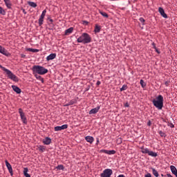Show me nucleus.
I'll list each match as a JSON object with an SVG mask.
<instances>
[{
    "label": "nucleus",
    "mask_w": 177,
    "mask_h": 177,
    "mask_svg": "<svg viewBox=\"0 0 177 177\" xmlns=\"http://www.w3.org/2000/svg\"><path fill=\"white\" fill-rule=\"evenodd\" d=\"M155 50H156V53H158V54H160V50H158V48H155Z\"/></svg>",
    "instance_id": "obj_44"
},
{
    "label": "nucleus",
    "mask_w": 177,
    "mask_h": 177,
    "mask_svg": "<svg viewBox=\"0 0 177 177\" xmlns=\"http://www.w3.org/2000/svg\"><path fill=\"white\" fill-rule=\"evenodd\" d=\"M148 156H150L151 157H157L158 154L153 151H149V152H148Z\"/></svg>",
    "instance_id": "obj_23"
},
{
    "label": "nucleus",
    "mask_w": 177,
    "mask_h": 177,
    "mask_svg": "<svg viewBox=\"0 0 177 177\" xmlns=\"http://www.w3.org/2000/svg\"><path fill=\"white\" fill-rule=\"evenodd\" d=\"M29 6H31L32 8H37V3L32 1H28V2Z\"/></svg>",
    "instance_id": "obj_26"
},
{
    "label": "nucleus",
    "mask_w": 177,
    "mask_h": 177,
    "mask_svg": "<svg viewBox=\"0 0 177 177\" xmlns=\"http://www.w3.org/2000/svg\"><path fill=\"white\" fill-rule=\"evenodd\" d=\"M75 104V100H72L69 102V104H71V106H73V104Z\"/></svg>",
    "instance_id": "obj_35"
},
{
    "label": "nucleus",
    "mask_w": 177,
    "mask_h": 177,
    "mask_svg": "<svg viewBox=\"0 0 177 177\" xmlns=\"http://www.w3.org/2000/svg\"><path fill=\"white\" fill-rule=\"evenodd\" d=\"M19 113L22 122H24V124H27V118L26 117V114L24 113L21 108L19 109Z\"/></svg>",
    "instance_id": "obj_6"
},
{
    "label": "nucleus",
    "mask_w": 177,
    "mask_h": 177,
    "mask_svg": "<svg viewBox=\"0 0 177 177\" xmlns=\"http://www.w3.org/2000/svg\"><path fill=\"white\" fill-rule=\"evenodd\" d=\"M54 59H56V53H51L46 57L47 62H50V60H53Z\"/></svg>",
    "instance_id": "obj_15"
},
{
    "label": "nucleus",
    "mask_w": 177,
    "mask_h": 177,
    "mask_svg": "<svg viewBox=\"0 0 177 177\" xmlns=\"http://www.w3.org/2000/svg\"><path fill=\"white\" fill-rule=\"evenodd\" d=\"M159 135H160V136H162V137H164V136H165V133L163 132L162 131H160Z\"/></svg>",
    "instance_id": "obj_34"
},
{
    "label": "nucleus",
    "mask_w": 177,
    "mask_h": 177,
    "mask_svg": "<svg viewBox=\"0 0 177 177\" xmlns=\"http://www.w3.org/2000/svg\"><path fill=\"white\" fill-rule=\"evenodd\" d=\"M85 140L92 145L93 143V141L95 140V138L91 136H87L85 137Z\"/></svg>",
    "instance_id": "obj_12"
},
{
    "label": "nucleus",
    "mask_w": 177,
    "mask_h": 177,
    "mask_svg": "<svg viewBox=\"0 0 177 177\" xmlns=\"http://www.w3.org/2000/svg\"><path fill=\"white\" fill-rule=\"evenodd\" d=\"M100 15H102V16H103V17H109V15H107V13L103 12V11H100Z\"/></svg>",
    "instance_id": "obj_29"
},
{
    "label": "nucleus",
    "mask_w": 177,
    "mask_h": 177,
    "mask_svg": "<svg viewBox=\"0 0 177 177\" xmlns=\"http://www.w3.org/2000/svg\"><path fill=\"white\" fill-rule=\"evenodd\" d=\"M102 152L104 153L105 154H109V155L115 154V150L109 151V150L104 149V150H102Z\"/></svg>",
    "instance_id": "obj_17"
},
{
    "label": "nucleus",
    "mask_w": 177,
    "mask_h": 177,
    "mask_svg": "<svg viewBox=\"0 0 177 177\" xmlns=\"http://www.w3.org/2000/svg\"><path fill=\"white\" fill-rule=\"evenodd\" d=\"M168 126L169 127H170V128H174V124H172V123H169V124H168Z\"/></svg>",
    "instance_id": "obj_38"
},
{
    "label": "nucleus",
    "mask_w": 177,
    "mask_h": 177,
    "mask_svg": "<svg viewBox=\"0 0 177 177\" xmlns=\"http://www.w3.org/2000/svg\"><path fill=\"white\" fill-rule=\"evenodd\" d=\"M6 12H5V10L2 7H0V15H5Z\"/></svg>",
    "instance_id": "obj_32"
},
{
    "label": "nucleus",
    "mask_w": 177,
    "mask_h": 177,
    "mask_svg": "<svg viewBox=\"0 0 177 177\" xmlns=\"http://www.w3.org/2000/svg\"><path fill=\"white\" fill-rule=\"evenodd\" d=\"M99 143H100L99 138H97L96 145H99Z\"/></svg>",
    "instance_id": "obj_46"
},
{
    "label": "nucleus",
    "mask_w": 177,
    "mask_h": 177,
    "mask_svg": "<svg viewBox=\"0 0 177 177\" xmlns=\"http://www.w3.org/2000/svg\"><path fill=\"white\" fill-rule=\"evenodd\" d=\"M46 15V10H43L39 19V26H41L44 24V19H45V16Z\"/></svg>",
    "instance_id": "obj_7"
},
{
    "label": "nucleus",
    "mask_w": 177,
    "mask_h": 177,
    "mask_svg": "<svg viewBox=\"0 0 177 177\" xmlns=\"http://www.w3.org/2000/svg\"><path fill=\"white\" fill-rule=\"evenodd\" d=\"M24 176H26V177H31V176L28 174V168H24Z\"/></svg>",
    "instance_id": "obj_24"
},
{
    "label": "nucleus",
    "mask_w": 177,
    "mask_h": 177,
    "mask_svg": "<svg viewBox=\"0 0 177 177\" xmlns=\"http://www.w3.org/2000/svg\"><path fill=\"white\" fill-rule=\"evenodd\" d=\"M49 21H50V23H53V19H50Z\"/></svg>",
    "instance_id": "obj_51"
},
{
    "label": "nucleus",
    "mask_w": 177,
    "mask_h": 177,
    "mask_svg": "<svg viewBox=\"0 0 177 177\" xmlns=\"http://www.w3.org/2000/svg\"><path fill=\"white\" fill-rule=\"evenodd\" d=\"M167 177H174V176H172V175H171V174H167Z\"/></svg>",
    "instance_id": "obj_50"
},
{
    "label": "nucleus",
    "mask_w": 177,
    "mask_h": 177,
    "mask_svg": "<svg viewBox=\"0 0 177 177\" xmlns=\"http://www.w3.org/2000/svg\"><path fill=\"white\" fill-rule=\"evenodd\" d=\"M99 110H100V106H98L94 109H92L90 111H89V114H96V113H97L99 111Z\"/></svg>",
    "instance_id": "obj_14"
},
{
    "label": "nucleus",
    "mask_w": 177,
    "mask_h": 177,
    "mask_svg": "<svg viewBox=\"0 0 177 177\" xmlns=\"http://www.w3.org/2000/svg\"><path fill=\"white\" fill-rule=\"evenodd\" d=\"M84 23H85L86 24H88V21H84Z\"/></svg>",
    "instance_id": "obj_52"
},
{
    "label": "nucleus",
    "mask_w": 177,
    "mask_h": 177,
    "mask_svg": "<svg viewBox=\"0 0 177 177\" xmlns=\"http://www.w3.org/2000/svg\"><path fill=\"white\" fill-rule=\"evenodd\" d=\"M23 13H24V15H26L27 14V12H26V10H23Z\"/></svg>",
    "instance_id": "obj_48"
},
{
    "label": "nucleus",
    "mask_w": 177,
    "mask_h": 177,
    "mask_svg": "<svg viewBox=\"0 0 177 177\" xmlns=\"http://www.w3.org/2000/svg\"><path fill=\"white\" fill-rule=\"evenodd\" d=\"M127 89H128V86H127L126 84H124L122 88H120V92H122L124 91H127Z\"/></svg>",
    "instance_id": "obj_28"
},
{
    "label": "nucleus",
    "mask_w": 177,
    "mask_h": 177,
    "mask_svg": "<svg viewBox=\"0 0 177 177\" xmlns=\"http://www.w3.org/2000/svg\"><path fill=\"white\" fill-rule=\"evenodd\" d=\"M5 162L10 175H13V168H12V165H10V163H9V162H8V160H5Z\"/></svg>",
    "instance_id": "obj_10"
},
{
    "label": "nucleus",
    "mask_w": 177,
    "mask_h": 177,
    "mask_svg": "<svg viewBox=\"0 0 177 177\" xmlns=\"http://www.w3.org/2000/svg\"><path fill=\"white\" fill-rule=\"evenodd\" d=\"M68 128V124H64L62 126H57L54 128V129L56 132H57L59 131H63V129H67Z\"/></svg>",
    "instance_id": "obj_8"
},
{
    "label": "nucleus",
    "mask_w": 177,
    "mask_h": 177,
    "mask_svg": "<svg viewBox=\"0 0 177 177\" xmlns=\"http://www.w3.org/2000/svg\"><path fill=\"white\" fill-rule=\"evenodd\" d=\"M44 145H49L50 143H52V139H50L49 137H46L43 140Z\"/></svg>",
    "instance_id": "obj_13"
},
{
    "label": "nucleus",
    "mask_w": 177,
    "mask_h": 177,
    "mask_svg": "<svg viewBox=\"0 0 177 177\" xmlns=\"http://www.w3.org/2000/svg\"><path fill=\"white\" fill-rule=\"evenodd\" d=\"M0 68H1L3 71H5L6 75L10 80H12V81H14V82H19V77H17L16 75L13 74V73H12V71H10L9 69L2 66V65H0Z\"/></svg>",
    "instance_id": "obj_3"
},
{
    "label": "nucleus",
    "mask_w": 177,
    "mask_h": 177,
    "mask_svg": "<svg viewBox=\"0 0 177 177\" xmlns=\"http://www.w3.org/2000/svg\"><path fill=\"white\" fill-rule=\"evenodd\" d=\"M152 103L158 110H162L164 107V97L161 95H158L152 100Z\"/></svg>",
    "instance_id": "obj_1"
},
{
    "label": "nucleus",
    "mask_w": 177,
    "mask_h": 177,
    "mask_svg": "<svg viewBox=\"0 0 177 177\" xmlns=\"http://www.w3.org/2000/svg\"><path fill=\"white\" fill-rule=\"evenodd\" d=\"M152 46H153V49H157V47L156 46V44L153 43Z\"/></svg>",
    "instance_id": "obj_40"
},
{
    "label": "nucleus",
    "mask_w": 177,
    "mask_h": 177,
    "mask_svg": "<svg viewBox=\"0 0 177 177\" xmlns=\"http://www.w3.org/2000/svg\"><path fill=\"white\" fill-rule=\"evenodd\" d=\"M0 53H1V55H4V56H10V53H9L5 48L2 47V46H0Z\"/></svg>",
    "instance_id": "obj_9"
},
{
    "label": "nucleus",
    "mask_w": 177,
    "mask_h": 177,
    "mask_svg": "<svg viewBox=\"0 0 177 177\" xmlns=\"http://www.w3.org/2000/svg\"><path fill=\"white\" fill-rule=\"evenodd\" d=\"M35 77L37 78V80H39V81H41V82L44 83V78L41 77V75H38V73H35Z\"/></svg>",
    "instance_id": "obj_22"
},
{
    "label": "nucleus",
    "mask_w": 177,
    "mask_h": 177,
    "mask_svg": "<svg viewBox=\"0 0 177 177\" xmlns=\"http://www.w3.org/2000/svg\"><path fill=\"white\" fill-rule=\"evenodd\" d=\"M139 20L141 23H142V24H145V19L143 17H140Z\"/></svg>",
    "instance_id": "obj_36"
},
{
    "label": "nucleus",
    "mask_w": 177,
    "mask_h": 177,
    "mask_svg": "<svg viewBox=\"0 0 177 177\" xmlns=\"http://www.w3.org/2000/svg\"><path fill=\"white\" fill-rule=\"evenodd\" d=\"M147 125H148L149 127H150V125H151V122L149 121L148 123H147Z\"/></svg>",
    "instance_id": "obj_45"
},
{
    "label": "nucleus",
    "mask_w": 177,
    "mask_h": 177,
    "mask_svg": "<svg viewBox=\"0 0 177 177\" xmlns=\"http://www.w3.org/2000/svg\"><path fill=\"white\" fill-rule=\"evenodd\" d=\"M158 12L164 17V19H168V15H166L165 11H164V8L160 7L158 8Z\"/></svg>",
    "instance_id": "obj_11"
},
{
    "label": "nucleus",
    "mask_w": 177,
    "mask_h": 177,
    "mask_svg": "<svg viewBox=\"0 0 177 177\" xmlns=\"http://www.w3.org/2000/svg\"><path fill=\"white\" fill-rule=\"evenodd\" d=\"M3 1L7 8L8 9H10L12 8V3L10 2V0H3Z\"/></svg>",
    "instance_id": "obj_21"
},
{
    "label": "nucleus",
    "mask_w": 177,
    "mask_h": 177,
    "mask_svg": "<svg viewBox=\"0 0 177 177\" xmlns=\"http://www.w3.org/2000/svg\"><path fill=\"white\" fill-rule=\"evenodd\" d=\"M38 51H39L38 49H34V48H33L32 52L35 53V52H38Z\"/></svg>",
    "instance_id": "obj_41"
},
{
    "label": "nucleus",
    "mask_w": 177,
    "mask_h": 177,
    "mask_svg": "<svg viewBox=\"0 0 177 177\" xmlns=\"http://www.w3.org/2000/svg\"><path fill=\"white\" fill-rule=\"evenodd\" d=\"M149 151L150 150L148 148H145L144 147H141V153H142V154H149Z\"/></svg>",
    "instance_id": "obj_20"
},
{
    "label": "nucleus",
    "mask_w": 177,
    "mask_h": 177,
    "mask_svg": "<svg viewBox=\"0 0 177 177\" xmlns=\"http://www.w3.org/2000/svg\"><path fill=\"white\" fill-rule=\"evenodd\" d=\"M12 88L13 91L15 92H16V93H18V94L21 93V89H20V88H19L17 86L12 85Z\"/></svg>",
    "instance_id": "obj_16"
},
{
    "label": "nucleus",
    "mask_w": 177,
    "mask_h": 177,
    "mask_svg": "<svg viewBox=\"0 0 177 177\" xmlns=\"http://www.w3.org/2000/svg\"><path fill=\"white\" fill-rule=\"evenodd\" d=\"M73 31H74V28L71 27L65 30V35H70V34L73 33Z\"/></svg>",
    "instance_id": "obj_18"
},
{
    "label": "nucleus",
    "mask_w": 177,
    "mask_h": 177,
    "mask_svg": "<svg viewBox=\"0 0 177 177\" xmlns=\"http://www.w3.org/2000/svg\"><path fill=\"white\" fill-rule=\"evenodd\" d=\"M124 106H125V107H129V104H128V102H127V103L124 104Z\"/></svg>",
    "instance_id": "obj_42"
},
{
    "label": "nucleus",
    "mask_w": 177,
    "mask_h": 177,
    "mask_svg": "<svg viewBox=\"0 0 177 177\" xmlns=\"http://www.w3.org/2000/svg\"><path fill=\"white\" fill-rule=\"evenodd\" d=\"M66 106H71V104H70V102L66 104Z\"/></svg>",
    "instance_id": "obj_53"
},
{
    "label": "nucleus",
    "mask_w": 177,
    "mask_h": 177,
    "mask_svg": "<svg viewBox=\"0 0 177 177\" xmlns=\"http://www.w3.org/2000/svg\"><path fill=\"white\" fill-rule=\"evenodd\" d=\"M39 151H41V153H44V151H45V147L41 145L39 146Z\"/></svg>",
    "instance_id": "obj_31"
},
{
    "label": "nucleus",
    "mask_w": 177,
    "mask_h": 177,
    "mask_svg": "<svg viewBox=\"0 0 177 177\" xmlns=\"http://www.w3.org/2000/svg\"><path fill=\"white\" fill-rule=\"evenodd\" d=\"M161 176H164V174H161Z\"/></svg>",
    "instance_id": "obj_54"
},
{
    "label": "nucleus",
    "mask_w": 177,
    "mask_h": 177,
    "mask_svg": "<svg viewBox=\"0 0 177 177\" xmlns=\"http://www.w3.org/2000/svg\"><path fill=\"white\" fill-rule=\"evenodd\" d=\"M151 170H152L153 175H154L156 177L160 176V175L158 174V171H157V170H156V169L151 168Z\"/></svg>",
    "instance_id": "obj_25"
},
{
    "label": "nucleus",
    "mask_w": 177,
    "mask_h": 177,
    "mask_svg": "<svg viewBox=\"0 0 177 177\" xmlns=\"http://www.w3.org/2000/svg\"><path fill=\"white\" fill-rule=\"evenodd\" d=\"M100 84H101L100 81L97 82V85H100Z\"/></svg>",
    "instance_id": "obj_49"
},
{
    "label": "nucleus",
    "mask_w": 177,
    "mask_h": 177,
    "mask_svg": "<svg viewBox=\"0 0 177 177\" xmlns=\"http://www.w3.org/2000/svg\"><path fill=\"white\" fill-rule=\"evenodd\" d=\"M165 85L166 86H169V81H166V82H165Z\"/></svg>",
    "instance_id": "obj_37"
},
{
    "label": "nucleus",
    "mask_w": 177,
    "mask_h": 177,
    "mask_svg": "<svg viewBox=\"0 0 177 177\" xmlns=\"http://www.w3.org/2000/svg\"><path fill=\"white\" fill-rule=\"evenodd\" d=\"M32 70L33 74H39V75H45L48 73V69L38 65L33 66Z\"/></svg>",
    "instance_id": "obj_4"
},
{
    "label": "nucleus",
    "mask_w": 177,
    "mask_h": 177,
    "mask_svg": "<svg viewBox=\"0 0 177 177\" xmlns=\"http://www.w3.org/2000/svg\"><path fill=\"white\" fill-rule=\"evenodd\" d=\"M77 41L79 44H90L92 41V38L89 34L84 32L77 38Z\"/></svg>",
    "instance_id": "obj_2"
},
{
    "label": "nucleus",
    "mask_w": 177,
    "mask_h": 177,
    "mask_svg": "<svg viewBox=\"0 0 177 177\" xmlns=\"http://www.w3.org/2000/svg\"><path fill=\"white\" fill-rule=\"evenodd\" d=\"M145 177H151V174L150 173L147 174Z\"/></svg>",
    "instance_id": "obj_39"
},
{
    "label": "nucleus",
    "mask_w": 177,
    "mask_h": 177,
    "mask_svg": "<svg viewBox=\"0 0 177 177\" xmlns=\"http://www.w3.org/2000/svg\"><path fill=\"white\" fill-rule=\"evenodd\" d=\"M140 84L142 88H145V86H146V83H145V81L143 80H141L140 81Z\"/></svg>",
    "instance_id": "obj_30"
},
{
    "label": "nucleus",
    "mask_w": 177,
    "mask_h": 177,
    "mask_svg": "<svg viewBox=\"0 0 177 177\" xmlns=\"http://www.w3.org/2000/svg\"><path fill=\"white\" fill-rule=\"evenodd\" d=\"M21 57H22L23 59H24V57H26V55L21 54Z\"/></svg>",
    "instance_id": "obj_43"
},
{
    "label": "nucleus",
    "mask_w": 177,
    "mask_h": 177,
    "mask_svg": "<svg viewBox=\"0 0 177 177\" xmlns=\"http://www.w3.org/2000/svg\"><path fill=\"white\" fill-rule=\"evenodd\" d=\"M56 169L63 171V169H64V166H63L62 165H59L57 166Z\"/></svg>",
    "instance_id": "obj_33"
},
{
    "label": "nucleus",
    "mask_w": 177,
    "mask_h": 177,
    "mask_svg": "<svg viewBox=\"0 0 177 177\" xmlns=\"http://www.w3.org/2000/svg\"><path fill=\"white\" fill-rule=\"evenodd\" d=\"M170 169H171L172 174H174V175H175V176L177 177V169H176V167H175V166H174V165H171V166H170Z\"/></svg>",
    "instance_id": "obj_19"
},
{
    "label": "nucleus",
    "mask_w": 177,
    "mask_h": 177,
    "mask_svg": "<svg viewBox=\"0 0 177 177\" xmlns=\"http://www.w3.org/2000/svg\"><path fill=\"white\" fill-rule=\"evenodd\" d=\"M100 26L96 25L94 30L95 32H100Z\"/></svg>",
    "instance_id": "obj_27"
},
{
    "label": "nucleus",
    "mask_w": 177,
    "mask_h": 177,
    "mask_svg": "<svg viewBox=\"0 0 177 177\" xmlns=\"http://www.w3.org/2000/svg\"><path fill=\"white\" fill-rule=\"evenodd\" d=\"M33 48H28V52H32Z\"/></svg>",
    "instance_id": "obj_47"
},
{
    "label": "nucleus",
    "mask_w": 177,
    "mask_h": 177,
    "mask_svg": "<svg viewBox=\"0 0 177 177\" xmlns=\"http://www.w3.org/2000/svg\"><path fill=\"white\" fill-rule=\"evenodd\" d=\"M113 175V170L111 169H105L100 174L101 177H111Z\"/></svg>",
    "instance_id": "obj_5"
}]
</instances>
